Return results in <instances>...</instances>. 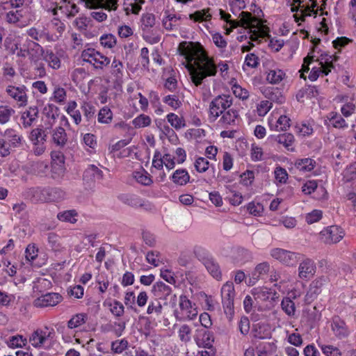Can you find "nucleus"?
<instances>
[{
  "mask_svg": "<svg viewBox=\"0 0 356 356\" xmlns=\"http://www.w3.org/2000/svg\"><path fill=\"white\" fill-rule=\"evenodd\" d=\"M108 74V81H111L115 83H122L124 76V65L122 62L114 58L110 66Z\"/></svg>",
  "mask_w": 356,
  "mask_h": 356,
  "instance_id": "nucleus-13",
  "label": "nucleus"
},
{
  "mask_svg": "<svg viewBox=\"0 0 356 356\" xmlns=\"http://www.w3.org/2000/svg\"><path fill=\"white\" fill-rule=\"evenodd\" d=\"M238 118V111L236 109L229 108L221 115L219 123L224 127L233 126L236 124Z\"/></svg>",
  "mask_w": 356,
  "mask_h": 356,
  "instance_id": "nucleus-24",
  "label": "nucleus"
},
{
  "mask_svg": "<svg viewBox=\"0 0 356 356\" xmlns=\"http://www.w3.org/2000/svg\"><path fill=\"white\" fill-rule=\"evenodd\" d=\"M337 56L330 55L327 53L321 54L320 57L318 58L321 67L324 70L323 71L324 75H327L331 72L332 69L334 68L333 62L337 60Z\"/></svg>",
  "mask_w": 356,
  "mask_h": 356,
  "instance_id": "nucleus-28",
  "label": "nucleus"
},
{
  "mask_svg": "<svg viewBox=\"0 0 356 356\" xmlns=\"http://www.w3.org/2000/svg\"><path fill=\"white\" fill-rule=\"evenodd\" d=\"M163 312V305H161L160 300L152 299L149 301L147 309V314L149 315H154L156 316H159L162 314Z\"/></svg>",
  "mask_w": 356,
  "mask_h": 356,
  "instance_id": "nucleus-38",
  "label": "nucleus"
},
{
  "mask_svg": "<svg viewBox=\"0 0 356 356\" xmlns=\"http://www.w3.org/2000/svg\"><path fill=\"white\" fill-rule=\"evenodd\" d=\"M133 178L139 184L149 186L152 183L150 175L144 170L133 172Z\"/></svg>",
  "mask_w": 356,
  "mask_h": 356,
  "instance_id": "nucleus-44",
  "label": "nucleus"
},
{
  "mask_svg": "<svg viewBox=\"0 0 356 356\" xmlns=\"http://www.w3.org/2000/svg\"><path fill=\"white\" fill-rule=\"evenodd\" d=\"M221 296L225 312L230 315L234 313V298L235 296L234 285L231 282L225 283L221 289Z\"/></svg>",
  "mask_w": 356,
  "mask_h": 356,
  "instance_id": "nucleus-11",
  "label": "nucleus"
},
{
  "mask_svg": "<svg viewBox=\"0 0 356 356\" xmlns=\"http://www.w3.org/2000/svg\"><path fill=\"white\" fill-rule=\"evenodd\" d=\"M87 7L90 8H102L108 10H115L118 8V0H84Z\"/></svg>",
  "mask_w": 356,
  "mask_h": 356,
  "instance_id": "nucleus-20",
  "label": "nucleus"
},
{
  "mask_svg": "<svg viewBox=\"0 0 356 356\" xmlns=\"http://www.w3.org/2000/svg\"><path fill=\"white\" fill-rule=\"evenodd\" d=\"M178 337L183 343H188L191 339V329L188 325H182L178 330Z\"/></svg>",
  "mask_w": 356,
  "mask_h": 356,
  "instance_id": "nucleus-52",
  "label": "nucleus"
},
{
  "mask_svg": "<svg viewBox=\"0 0 356 356\" xmlns=\"http://www.w3.org/2000/svg\"><path fill=\"white\" fill-rule=\"evenodd\" d=\"M128 344L127 340L124 339L115 340L111 343V348L113 353L120 354L127 348Z\"/></svg>",
  "mask_w": 356,
  "mask_h": 356,
  "instance_id": "nucleus-55",
  "label": "nucleus"
},
{
  "mask_svg": "<svg viewBox=\"0 0 356 356\" xmlns=\"http://www.w3.org/2000/svg\"><path fill=\"white\" fill-rule=\"evenodd\" d=\"M100 44L106 48H112L116 44L115 37L112 34H105L100 38Z\"/></svg>",
  "mask_w": 356,
  "mask_h": 356,
  "instance_id": "nucleus-63",
  "label": "nucleus"
},
{
  "mask_svg": "<svg viewBox=\"0 0 356 356\" xmlns=\"http://www.w3.org/2000/svg\"><path fill=\"white\" fill-rule=\"evenodd\" d=\"M88 318L86 314L81 313L73 316L68 321L67 326L70 329L78 327L79 326L84 324Z\"/></svg>",
  "mask_w": 356,
  "mask_h": 356,
  "instance_id": "nucleus-48",
  "label": "nucleus"
},
{
  "mask_svg": "<svg viewBox=\"0 0 356 356\" xmlns=\"http://www.w3.org/2000/svg\"><path fill=\"white\" fill-rule=\"evenodd\" d=\"M66 91L63 88L56 86L54 88L53 92V99L58 104H63L66 100Z\"/></svg>",
  "mask_w": 356,
  "mask_h": 356,
  "instance_id": "nucleus-60",
  "label": "nucleus"
},
{
  "mask_svg": "<svg viewBox=\"0 0 356 356\" xmlns=\"http://www.w3.org/2000/svg\"><path fill=\"white\" fill-rule=\"evenodd\" d=\"M273 104L269 100H262L257 106V113L259 116H265L272 108Z\"/></svg>",
  "mask_w": 356,
  "mask_h": 356,
  "instance_id": "nucleus-58",
  "label": "nucleus"
},
{
  "mask_svg": "<svg viewBox=\"0 0 356 356\" xmlns=\"http://www.w3.org/2000/svg\"><path fill=\"white\" fill-rule=\"evenodd\" d=\"M43 115L44 116L45 129H51L55 124L56 118L58 117V108L49 104L44 107Z\"/></svg>",
  "mask_w": 356,
  "mask_h": 356,
  "instance_id": "nucleus-26",
  "label": "nucleus"
},
{
  "mask_svg": "<svg viewBox=\"0 0 356 356\" xmlns=\"http://www.w3.org/2000/svg\"><path fill=\"white\" fill-rule=\"evenodd\" d=\"M64 24L58 19L51 21L50 30H48L49 42H53L59 40L65 31Z\"/></svg>",
  "mask_w": 356,
  "mask_h": 356,
  "instance_id": "nucleus-19",
  "label": "nucleus"
},
{
  "mask_svg": "<svg viewBox=\"0 0 356 356\" xmlns=\"http://www.w3.org/2000/svg\"><path fill=\"white\" fill-rule=\"evenodd\" d=\"M198 314L195 304L191 301L185 295H181L179 300V309L175 311V318L178 320H193Z\"/></svg>",
  "mask_w": 356,
  "mask_h": 356,
  "instance_id": "nucleus-5",
  "label": "nucleus"
},
{
  "mask_svg": "<svg viewBox=\"0 0 356 356\" xmlns=\"http://www.w3.org/2000/svg\"><path fill=\"white\" fill-rule=\"evenodd\" d=\"M331 329L334 334L339 339L346 338L350 334L346 322L339 316H334L332 318Z\"/></svg>",
  "mask_w": 356,
  "mask_h": 356,
  "instance_id": "nucleus-18",
  "label": "nucleus"
},
{
  "mask_svg": "<svg viewBox=\"0 0 356 356\" xmlns=\"http://www.w3.org/2000/svg\"><path fill=\"white\" fill-rule=\"evenodd\" d=\"M281 306L288 316H293L295 315V303L289 298H284L282 301Z\"/></svg>",
  "mask_w": 356,
  "mask_h": 356,
  "instance_id": "nucleus-54",
  "label": "nucleus"
},
{
  "mask_svg": "<svg viewBox=\"0 0 356 356\" xmlns=\"http://www.w3.org/2000/svg\"><path fill=\"white\" fill-rule=\"evenodd\" d=\"M81 57L83 62L92 65L96 70H104L111 63L109 58L93 48L84 49Z\"/></svg>",
  "mask_w": 356,
  "mask_h": 356,
  "instance_id": "nucleus-4",
  "label": "nucleus"
},
{
  "mask_svg": "<svg viewBox=\"0 0 356 356\" xmlns=\"http://www.w3.org/2000/svg\"><path fill=\"white\" fill-rule=\"evenodd\" d=\"M211 15L209 13V9H203L197 10L195 13L189 15V18L194 22H208L211 19Z\"/></svg>",
  "mask_w": 356,
  "mask_h": 356,
  "instance_id": "nucleus-40",
  "label": "nucleus"
},
{
  "mask_svg": "<svg viewBox=\"0 0 356 356\" xmlns=\"http://www.w3.org/2000/svg\"><path fill=\"white\" fill-rule=\"evenodd\" d=\"M270 268L269 263L266 261L259 264L256 266L253 272L254 279H264L268 274Z\"/></svg>",
  "mask_w": 356,
  "mask_h": 356,
  "instance_id": "nucleus-37",
  "label": "nucleus"
},
{
  "mask_svg": "<svg viewBox=\"0 0 356 356\" xmlns=\"http://www.w3.org/2000/svg\"><path fill=\"white\" fill-rule=\"evenodd\" d=\"M291 120L286 115H280L276 118L273 113L268 118V125L272 131H283L290 127Z\"/></svg>",
  "mask_w": 356,
  "mask_h": 356,
  "instance_id": "nucleus-16",
  "label": "nucleus"
},
{
  "mask_svg": "<svg viewBox=\"0 0 356 356\" xmlns=\"http://www.w3.org/2000/svg\"><path fill=\"white\" fill-rule=\"evenodd\" d=\"M285 76V73L280 70V69H275V70H270L266 76V80L272 83V84H277L281 82Z\"/></svg>",
  "mask_w": 356,
  "mask_h": 356,
  "instance_id": "nucleus-43",
  "label": "nucleus"
},
{
  "mask_svg": "<svg viewBox=\"0 0 356 356\" xmlns=\"http://www.w3.org/2000/svg\"><path fill=\"white\" fill-rule=\"evenodd\" d=\"M171 179L176 185L185 186L190 181V175L186 170L178 169L173 172Z\"/></svg>",
  "mask_w": 356,
  "mask_h": 356,
  "instance_id": "nucleus-31",
  "label": "nucleus"
},
{
  "mask_svg": "<svg viewBox=\"0 0 356 356\" xmlns=\"http://www.w3.org/2000/svg\"><path fill=\"white\" fill-rule=\"evenodd\" d=\"M323 354L326 356H341L340 350L333 346L330 345H319Z\"/></svg>",
  "mask_w": 356,
  "mask_h": 356,
  "instance_id": "nucleus-64",
  "label": "nucleus"
},
{
  "mask_svg": "<svg viewBox=\"0 0 356 356\" xmlns=\"http://www.w3.org/2000/svg\"><path fill=\"white\" fill-rule=\"evenodd\" d=\"M54 332L49 331L47 327L44 330L38 329L34 331L29 338V342L35 348H41L49 338H52Z\"/></svg>",
  "mask_w": 356,
  "mask_h": 356,
  "instance_id": "nucleus-15",
  "label": "nucleus"
},
{
  "mask_svg": "<svg viewBox=\"0 0 356 356\" xmlns=\"http://www.w3.org/2000/svg\"><path fill=\"white\" fill-rule=\"evenodd\" d=\"M78 213L75 210H67L63 212H60L57 215V218L59 220L65 222H70L74 224L76 222Z\"/></svg>",
  "mask_w": 356,
  "mask_h": 356,
  "instance_id": "nucleus-42",
  "label": "nucleus"
},
{
  "mask_svg": "<svg viewBox=\"0 0 356 356\" xmlns=\"http://www.w3.org/2000/svg\"><path fill=\"white\" fill-rule=\"evenodd\" d=\"M3 136L8 140V143L11 145V147H17L22 144L23 137L14 129H6Z\"/></svg>",
  "mask_w": 356,
  "mask_h": 356,
  "instance_id": "nucleus-32",
  "label": "nucleus"
},
{
  "mask_svg": "<svg viewBox=\"0 0 356 356\" xmlns=\"http://www.w3.org/2000/svg\"><path fill=\"white\" fill-rule=\"evenodd\" d=\"M261 92L264 96L268 99L272 103L282 104L284 102L285 98L278 88L263 87L261 88Z\"/></svg>",
  "mask_w": 356,
  "mask_h": 356,
  "instance_id": "nucleus-22",
  "label": "nucleus"
},
{
  "mask_svg": "<svg viewBox=\"0 0 356 356\" xmlns=\"http://www.w3.org/2000/svg\"><path fill=\"white\" fill-rule=\"evenodd\" d=\"M194 166L197 172L203 173L209 168L210 164L206 158L200 156L195 159Z\"/></svg>",
  "mask_w": 356,
  "mask_h": 356,
  "instance_id": "nucleus-57",
  "label": "nucleus"
},
{
  "mask_svg": "<svg viewBox=\"0 0 356 356\" xmlns=\"http://www.w3.org/2000/svg\"><path fill=\"white\" fill-rule=\"evenodd\" d=\"M15 110L9 106H0V124H4L9 122L11 116L15 113Z\"/></svg>",
  "mask_w": 356,
  "mask_h": 356,
  "instance_id": "nucleus-47",
  "label": "nucleus"
},
{
  "mask_svg": "<svg viewBox=\"0 0 356 356\" xmlns=\"http://www.w3.org/2000/svg\"><path fill=\"white\" fill-rule=\"evenodd\" d=\"M22 15L19 11H9L6 15V21L9 24H16L22 27L27 25L22 20Z\"/></svg>",
  "mask_w": 356,
  "mask_h": 356,
  "instance_id": "nucleus-39",
  "label": "nucleus"
},
{
  "mask_svg": "<svg viewBox=\"0 0 356 356\" xmlns=\"http://www.w3.org/2000/svg\"><path fill=\"white\" fill-rule=\"evenodd\" d=\"M270 256L282 264L286 266H295L300 259V254L282 248H275L270 250Z\"/></svg>",
  "mask_w": 356,
  "mask_h": 356,
  "instance_id": "nucleus-7",
  "label": "nucleus"
},
{
  "mask_svg": "<svg viewBox=\"0 0 356 356\" xmlns=\"http://www.w3.org/2000/svg\"><path fill=\"white\" fill-rule=\"evenodd\" d=\"M328 282L325 275H321L314 279L309 284V292L312 295L317 296L321 291L323 286Z\"/></svg>",
  "mask_w": 356,
  "mask_h": 356,
  "instance_id": "nucleus-33",
  "label": "nucleus"
},
{
  "mask_svg": "<svg viewBox=\"0 0 356 356\" xmlns=\"http://www.w3.org/2000/svg\"><path fill=\"white\" fill-rule=\"evenodd\" d=\"M226 193H230L232 195L229 197V200L232 205L237 206L241 204L243 202V196L240 193L232 190L231 186H226Z\"/></svg>",
  "mask_w": 356,
  "mask_h": 356,
  "instance_id": "nucleus-59",
  "label": "nucleus"
},
{
  "mask_svg": "<svg viewBox=\"0 0 356 356\" xmlns=\"http://www.w3.org/2000/svg\"><path fill=\"white\" fill-rule=\"evenodd\" d=\"M51 168L54 173L58 175L64 172L65 156L60 151H53L51 153Z\"/></svg>",
  "mask_w": 356,
  "mask_h": 356,
  "instance_id": "nucleus-21",
  "label": "nucleus"
},
{
  "mask_svg": "<svg viewBox=\"0 0 356 356\" xmlns=\"http://www.w3.org/2000/svg\"><path fill=\"white\" fill-rule=\"evenodd\" d=\"M62 300L63 297L58 293H47L35 298L33 305L37 308L54 307L60 303Z\"/></svg>",
  "mask_w": 356,
  "mask_h": 356,
  "instance_id": "nucleus-10",
  "label": "nucleus"
},
{
  "mask_svg": "<svg viewBox=\"0 0 356 356\" xmlns=\"http://www.w3.org/2000/svg\"><path fill=\"white\" fill-rule=\"evenodd\" d=\"M44 59L48 63L49 67L53 69L58 70L60 67V58L51 51H47L44 56Z\"/></svg>",
  "mask_w": 356,
  "mask_h": 356,
  "instance_id": "nucleus-49",
  "label": "nucleus"
},
{
  "mask_svg": "<svg viewBox=\"0 0 356 356\" xmlns=\"http://www.w3.org/2000/svg\"><path fill=\"white\" fill-rule=\"evenodd\" d=\"M246 207L249 213L254 216H261L264 211V207L261 203L254 201L248 203Z\"/></svg>",
  "mask_w": 356,
  "mask_h": 356,
  "instance_id": "nucleus-53",
  "label": "nucleus"
},
{
  "mask_svg": "<svg viewBox=\"0 0 356 356\" xmlns=\"http://www.w3.org/2000/svg\"><path fill=\"white\" fill-rule=\"evenodd\" d=\"M179 19L175 15H168L163 19V25L166 30H173L178 25Z\"/></svg>",
  "mask_w": 356,
  "mask_h": 356,
  "instance_id": "nucleus-62",
  "label": "nucleus"
},
{
  "mask_svg": "<svg viewBox=\"0 0 356 356\" xmlns=\"http://www.w3.org/2000/svg\"><path fill=\"white\" fill-rule=\"evenodd\" d=\"M118 199L123 203L132 207H145V201L138 196L133 194L123 193L118 196Z\"/></svg>",
  "mask_w": 356,
  "mask_h": 356,
  "instance_id": "nucleus-29",
  "label": "nucleus"
},
{
  "mask_svg": "<svg viewBox=\"0 0 356 356\" xmlns=\"http://www.w3.org/2000/svg\"><path fill=\"white\" fill-rule=\"evenodd\" d=\"M26 34L35 41H41L42 40L49 42L48 30L45 28L40 29L33 26L26 31Z\"/></svg>",
  "mask_w": 356,
  "mask_h": 356,
  "instance_id": "nucleus-30",
  "label": "nucleus"
},
{
  "mask_svg": "<svg viewBox=\"0 0 356 356\" xmlns=\"http://www.w3.org/2000/svg\"><path fill=\"white\" fill-rule=\"evenodd\" d=\"M220 15L221 19L230 24L231 29L243 26L249 29L250 33H252L250 35L252 40H257L259 38H265L268 35V28L250 13L242 11L239 14L240 20L229 19L231 15L222 10H220Z\"/></svg>",
  "mask_w": 356,
  "mask_h": 356,
  "instance_id": "nucleus-2",
  "label": "nucleus"
},
{
  "mask_svg": "<svg viewBox=\"0 0 356 356\" xmlns=\"http://www.w3.org/2000/svg\"><path fill=\"white\" fill-rule=\"evenodd\" d=\"M252 294L259 302H271L277 298L276 292L266 287L254 288Z\"/></svg>",
  "mask_w": 356,
  "mask_h": 356,
  "instance_id": "nucleus-17",
  "label": "nucleus"
},
{
  "mask_svg": "<svg viewBox=\"0 0 356 356\" xmlns=\"http://www.w3.org/2000/svg\"><path fill=\"white\" fill-rule=\"evenodd\" d=\"M233 104V98L228 95H220L210 102L209 106V120L215 122Z\"/></svg>",
  "mask_w": 356,
  "mask_h": 356,
  "instance_id": "nucleus-3",
  "label": "nucleus"
},
{
  "mask_svg": "<svg viewBox=\"0 0 356 356\" xmlns=\"http://www.w3.org/2000/svg\"><path fill=\"white\" fill-rule=\"evenodd\" d=\"M52 143L58 147H63L67 142V136L62 127H58L51 132Z\"/></svg>",
  "mask_w": 356,
  "mask_h": 356,
  "instance_id": "nucleus-27",
  "label": "nucleus"
},
{
  "mask_svg": "<svg viewBox=\"0 0 356 356\" xmlns=\"http://www.w3.org/2000/svg\"><path fill=\"white\" fill-rule=\"evenodd\" d=\"M155 24V17L152 14L143 15L141 19V26L143 31H147Z\"/></svg>",
  "mask_w": 356,
  "mask_h": 356,
  "instance_id": "nucleus-61",
  "label": "nucleus"
},
{
  "mask_svg": "<svg viewBox=\"0 0 356 356\" xmlns=\"http://www.w3.org/2000/svg\"><path fill=\"white\" fill-rule=\"evenodd\" d=\"M145 2V0H126L124 2L125 10L127 13H132L138 14L141 10V5Z\"/></svg>",
  "mask_w": 356,
  "mask_h": 356,
  "instance_id": "nucleus-46",
  "label": "nucleus"
},
{
  "mask_svg": "<svg viewBox=\"0 0 356 356\" xmlns=\"http://www.w3.org/2000/svg\"><path fill=\"white\" fill-rule=\"evenodd\" d=\"M330 124L336 129H345L348 127L346 120L338 113L331 112L327 115Z\"/></svg>",
  "mask_w": 356,
  "mask_h": 356,
  "instance_id": "nucleus-34",
  "label": "nucleus"
},
{
  "mask_svg": "<svg viewBox=\"0 0 356 356\" xmlns=\"http://www.w3.org/2000/svg\"><path fill=\"white\" fill-rule=\"evenodd\" d=\"M6 92L10 98L17 102L19 107H24L27 105L28 95L24 86H8L6 88Z\"/></svg>",
  "mask_w": 356,
  "mask_h": 356,
  "instance_id": "nucleus-9",
  "label": "nucleus"
},
{
  "mask_svg": "<svg viewBox=\"0 0 356 356\" xmlns=\"http://www.w3.org/2000/svg\"><path fill=\"white\" fill-rule=\"evenodd\" d=\"M276 141L279 144L282 145L288 150L291 152L294 151L293 144L295 138L293 134L290 133L280 134L277 136Z\"/></svg>",
  "mask_w": 356,
  "mask_h": 356,
  "instance_id": "nucleus-35",
  "label": "nucleus"
},
{
  "mask_svg": "<svg viewBox=\"0 0 356 356\" xmlns=\"http://www.w3.org/2000/svg\"><path fill=\"white\" fill-rule=\"evenodd\" d=\"M314 166L315 161L309 158L298 159L295 162V168L302 173L312 171Z\"/></svg>",
  "mask_w": 356,
  "mask_h": 356,
  "instance_id": "nucleus-36",
  "label": "nucleus"
},
{
  "mask_svg": "<svg viewBox=\"0 0 356 356\" xmlns=\"http://www.w3.org/2000/svg\"><path fill=\"white\" fill-rule=\"evenodd\" d=\"M113 120V113L107 106L100 109L98 113V122L103 124H109Z\"/></svg>",
  "mask_w": 356,
  "mask_h": 356,
  "instance_id": "nucleus-50",
  "label": "nucleus"
},
{
  "mask_svg": "<svg viewBox=\"0 0 356 356\" xmlns=\"http://www.w3.org/2000/svg\"><path fill=\"white\" fill-rule=\"evenodd\" d=\"M203 331L204 338L200 339L196 337L195 341L199 347H202L205 348V350L199 351L197 356H215L216 350L212 346L213 340L210 339L209 333H207L204 330H203Z\"/></svg>",
  "mask_w": 356,
  "mask_h": 356,
  "instance_id": "nucleus-14",
  "label": "nucleus"
},
{
  "mask_svg": "<svg viewBox=\"0 0 356 356\" xmlns=\"http://www.w3.org/2000/svg\"><path fill=\"white\" fill-rule=\"evenodd\" d=\"M151 123V118L145 114H140L132 120V124L136 129L149 127L150 126Z\"/></svg>",
  "mask_w": 356,
  "mask_h": 356,
  "instance_id": "nucleus-45",
  "label": "nucleus"
},
{
  "mask_svg": "<svg viewBox=\"0 0 356 356\" xmlns=\"http://www.w3.org/2000/svg\"><path fill=\"white\" fill-rule=\"evenodd\" d=\"M204 266L209 273L215 278L220 279L221 277V273L218 264L214 262L212 259H207Z\"/></svg>",
  "mask_w": 356,
  "mask_h": 356,
  "instance_id": "nucleus-51",
  "label": "nucleus"
},
{
  "mask_svg": "<svg viewBox=\"0 0 356 356\" xmlns=\"http://www.w3.org/2000/svg\"><path fill=\"white\" fill-rule=\"evenodd\" d=\"M344 235V231L341 227L332 225L323 229L319 233V239L325 244L330 245L339 242Z\"/></svg>",
  "mask_w": 356,
  "mask_h": 356,
  "instance_id": "nucleus-8",
  "label": "nucleus"
},
{
  "mask_svg": "<svg viewBox=\"0 0 356 356\" xmlns=\"http://www.w3.org/2000/svg\"><path fill=\"white\" fill-rule=\"evenodd\" d=\"M38 117V109L36 106H30L22 113L21 116L22 123L24 128L30 127L35 122Z\"/></svg>",
  "mask_w": 356,
  "mask_h": 356,
  "instance_id": "nucleus-25",
  "label": "nucleus"
},
{
  "mask_svg": "<svg viewBox=\"0 0 356 356\" xmlns=\"http://www.w3.org/2000/svg\"><path fill=\"white\" fill-rule=\"evenodd\" d=\"M178 50L180 54L185 56L191 81L196 86L202 84L207 77L216 75L217 66L207 55L200 44L182 42L179 44Z\"/></svg>",
  "mask_w": 356,
  "mask_h": 356,
  "instance_id": "nucleus-1",
  "label": "nucleus"
},
{
  "mask_svg": "<svg viewBox=\"0 0 356 356\" xmlns=\"http://www.w3.org/2000/svg\"><path fill=\"white\" fill-rule=\"evenodd\" d=\"M166 118L170 125L175 129H181L186 126L185 120L182 116H179L174 113L167 115Z\"/></svg>",
  "mask_w": 356,
  "mask_h": 356,
  "instance_id": "nucleus-41",
  "label": "nucleus"
},
{
  "mask_svg": "<svg viewBox=\"0 0 356 356\" xmlns=\"http://www.w3.org/2000/svg\"><path fill=\"white\" fill-rule=\"evenodd\" d=\"M152 293L156 299L167 300L168 297L171 295L172 289L165 283L158 282L153 285Z\"/></svg>",
  "mask_w": 356,
  "mask_h": 356,
  "instance_id": "nucleus-23",
  "label": "nucleus"
},
{
  "mask_svg": "<svg viewBox=\"0 0 356 356\" xmlns=\"http://www.w3.org/2000/svg\"><path fill=\"white\" fill-rule=\"evenodd\" d=\"M47 138V134L44 129L37 127L31 130L29 140L33 145V151L36 156H40L46 151Z\"/></svg>",
  "mask_w": 356,
  "mask_h": 356,
  "instance_id": "nucleus-6",
  "label": "nucleus"
},
{
  "mask_svg": "<svg viewBox=\"0 0 356 356\" xmlns=\"http://www.w3.org/2000/svg\"><path fill=\"white\" fill-rule=\"evenodd\" d=\"M298 271L300 279L308 280L315 275L316 265L312 259L305 258L300 262Z\"/></svg>",
  "mask_w": 356,
  "mask_h": 356,
  "instance_id": "nucleus-12",
  "label": "nucleus"
},
{
  "mask_svg": "<svg viewBox=\"0 0 356 356\" xmlns=\"http://www.w3.org/2000/svg\"><path fill=\"white\" fill-rule=\"evenodd\" d=\"M147 261L156 267L159 266L162 262L161 254L157 251H149L146 254Z\"/></svg>",
  "mask_w": 356,
  "mask_h": 356,
  "instance_id": "nucleus-56",
  "label": "nucleus"
}]
</instances>
